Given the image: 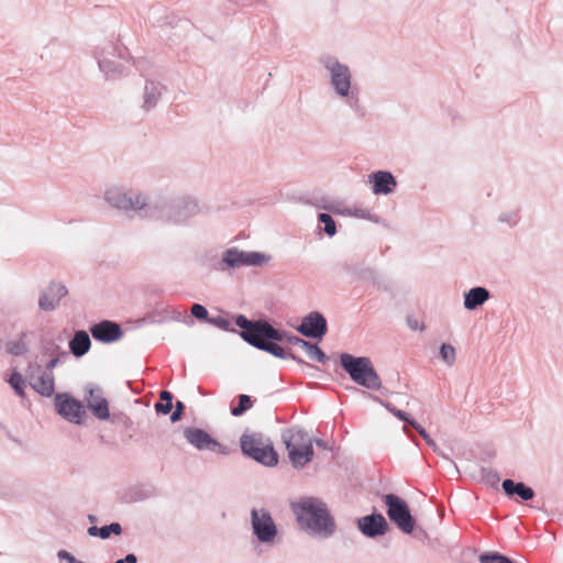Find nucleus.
Wrapping results in <instances>:
<instances>
[{"mask_svg": "<svg viewBox=\"0 0 563 563\" xmlns=\"http://www.w3.org/2000/svg\"><path fill=\"white\" fill-rule=\"evenodd\" d=\"M292 511L300 527L310 534L324 539L334 534V519L322 500L314 497L302 498L292 505Z\"/></svg>", "mask_w": 563, "mask_h": 563, "instance_id": "1", "label": "nucleus"}, {"mask_svg": "<svg viewBox=\"0 0 563 563\" xmlns=\"http://www.w3.org/2000/svg\"><path fill=\"white\" fill-rule=\"evenodd\" d=\"M197 198L185 195L175 199L161 198L151 202L147 219L173 225H187L191 219L201 213Z\"/></svg>", "mask_w": 563, "mask_h": 563, "instance_id": "2", "label": "nucleus"}, {"mask_svg": "<svg viewBox=\"0 0 563 563\" xmlns=\"http://www.w3.org/2000/svg\"><path fill=\"white\" fill-rule=\"evenodd\" d=\"M235 324L242 330L240 335L244 341L254 347L265 351L278 358H291L299 364H306L305 361L297 357L294 353L286 351L279 344L265 342L266 336L274 334V327L265 320H249L240 314L235 318Z\"/></svg>", "mask_w": 563, "mask_h": 563, "instance_id": "3", "label": "nucleus"}, {"mask_svg": "<svg viewBox=\"0 0 563 563\" xmlns=\"http://www.w3.org/2000/svg\"><path fill=\"white\" fill-rule=\"evenodd\" d=\"M318 60L319 64L327 70L329 84L334 93L350 108L354 109L360 100L358 88L352 81V73L350 67L330 54L321 55Z\"/></svg>", "mask_w": 563, "mask_h": 563, "instance_id": "4", "label": "nucleus"}, {"mask_svg": "<svg viewBox=\"0 0 563 563\" xmlns=\"http://www.w3.org/2000/svg\"><path fill=\"white\" fill-rule=\"evenodd\" d=\"M106 202L113 209L147 219L151 200L146 194L139 189L123 186H112L104 191Z\"/></svg>", "mask_w": 563, "mask_h": 563, "instance_id": "5", "label": "nucleus"}, {"mask_svg": "<svg viewBox=\"0 0 563 563\" xmlns=\"http://www.w3.org/2000/svg\"><path fill=\"white\" fill-rule=\"evenodd\" d=\"M282 440L295 468L301 470L312 461L314 455L313 439L301 427L295 426L283 430Z\"/></svg>", "mask_w": 563, "mask_h": 563, "instance_id": "6", "label": "nucleus"}, {"mask_svg": "<svg viewBox=\"0 0 563 563\" xmlns=\"http://www.w3.org/2000/svg\"><path fill=\"white\" fill-rule=\"evenodd\" d=\"M340 364L357 385L373 390L382 388L380 377L368 357L342 353Z\"/></svg>", "mask_w": 563, "mask_h": 563, "instance_id": "7", "label": "nucleus"}, {"mask_svg": "<svg viewBox=\"0 0 563 563\" xmlns=\"http://www.w3.org/2000/svg\"><path fill=\"white\" fill-rule=\"evenodd\" d=\"M251 528L253 537L262 545L272 548L280 542L278 527L271 512L265 508L251 510Z\"/></svg>", "mask_w": 563, "mask_h": 563, "instance_id": "8", "label": "nucleus"}, {"mask_svg": "<svg viewBox=\"0 0 563 563\" xmlns=\"http://www.w3.org/2000/svg\"><path fill=\"white\" fill-rule=\"evenodd\" d=\"M240 444L244 455L265 466H274L278 463V455L273 445L266 443L264 435L260 432L244 433Z\"/></svg>", "mask_w": 563, "mask_h": 563, "instance_id": "9", "label": "nucleus"}, {"mask_svg": "<svg viewBox=\"0 0 563 563\" xmlns=\"http://www.w3.org/2000/svg\"><path fill=\"white\" fill-rule=\"evenodd\" d=\"M271 260L269 255L254 251H242L235 246L229 247L221 254L218 269L225 272L241 267H261Z\"/></svg>", "mask_w": 563, "mask_h": 563, "instance_id": "10", "label": "nucleus"}, {"mask_svg": "<svg viewBox=\"0 0 563 563\" xmlns=\"http://www.w3.org/2000/svg\"><path fill=\"white\" fill-rule=\"evenodd\" d=\"M383 500L387 507V516L397 528L406 533L411 534L415 530L416 520L412 517L408 504L395 494H386Z\"/></svg>", "mask_w": 563, "mask_h": 563, "instance_id": "11", "label": "nucleus"}, {"mask_svg": "<svg viewBox=\"0 0 563 563\" xmlns=\"http://www.w3.org/2000/svg\"><path fill=\"white\" fill-rule=\"evenodd\" d=\"M126 48L118 44H107L101 48L95 51V58L98 62V67L101 73L104 74L107 79H114L120 77L123 71V65L121 63L111 59V56L124 58Z\"/></svg>", "mask_w": 563, "mask_h": 563, "instance_id": "12", "label": "nucleus"}, {"mask_svg": "<svg viewBox=\"0 0 563 563\" xmlns=\"http://www.w3.org/2000/svg\"><path fill=\"white\" fill-rule=\"evenodd\" d=\"M54 405L57 413L65 420L75 424L82 423L86 410L81 401L68 394H56Z\"/></svg>", "mask_w": 563, "mask_h": 563, "instance_id": "13", "label": "nucleus"}, {"mask_svg": "<svg viewBox=\"0 0 563 563\" xmlns=\"http://www.w3.org/2000/svg\"><path fill=\"white\" fill-rule=\"evenodd\" d=\"M184 437L192 446L200 451L208 450L223 455L229 454L227 446L222 445L202 429L188 427L184 430Z\"/></svg>", "mask_w": 563, "mask_h": 563, "instance_id": "14", "label": "nucleus"}, {"mask_svg": "<svg viewBox=\"0 0 563 563\" xmlns=\"http://www.w3.org/2000/svg\"><path fill=\"white\" fill-rule=\"evenodd\" d=\"M296 330L306 338L321 340L328 331L327 319L318 311L310 312Z\"/></svg>", "mask_w": 563, "mask_h": 563, "instance_id": "15", "label": "nucleus"}, {"mask_svg": "<svg viewBox=\"0 0 563 563\" xmlns=\"http://www.w3.org/2000/svg\"><path fill=\"white\" fill-rule=\"evenodd\" d=\"M86 391L87 396L85 399L93 416L100 420H108L110 417L109 404L103 396V390L101 387L89 384L86 387Z\"/></svg>", "mask_w": 563, "mask_h": 563, "instance_id": "16", "label": "nucleus"}, {"mask_svg": "<svg viewBox=\"0 0 563 563\" xmlns=\"http://www.w3.org/2000/svg\"><path fill=\"white\" fill-rule=\"evenodd\" d=\"M360 531L367 538H377L388 531V522L382 514H371L357 519Z\"/></svg>", "mask_w": 563, "mask_h": 563, "instance_id": "17", "label": "nucleus"}, {"mask_svg": "<svg viewBox=\"0 0 563 563\" xmlns=\"http://www.w3.org/2000/svg\"><path fill=\"white\" fill-rule=\"evenodd\" d=\"M68 294V290L65 285L60 283H51L45 289H43L40 294L38 298V307L44 311H53L55 310L62 298H64Z\"/></svg>", "mask_w": 563, "mask_h": 563, "instance_id": "18", "label": "nucleus"}, {"mask_svg": "<svg viewBox=\"0 0 563 563\" xmlns=\"http://www.w3.org/2000/svg\"><path fill=\"white\" fill-rule=\"evenodd\" d=\"M92 338L99 342L112 343L120 340L123 331L119 323L110 320H103L90 328Z\"/></svg>", "mask_w": 563, "mask_h": 563, "instance_id": "19", "label": "nucleus"}, {"mask_svg": "<svg viewBox=\"0 0 563 563\" xmlns=\"http://www.w3.org/2000/svg\"><path fill=\"white\" fill-rule=\"evenodd\" d=\"M369 183L373 185V192L379 195H390L397 187L395 176L387 170H377L368 176Z\"/></svg>", "mask_w": 563, "mask_h": 563, "instance_id": "20", "label": "nucleus"}, {"mask_svg": "<svg viewBox=\"0 0 563 563\" xmlns=\"http://www.w3.org/2000/svg\"><path fill=\"white\" fill-rule=\"evenodd\" d=\"M165 87L156 80L146 79L142 95L141 108L144 111L154 109L163 96Z\"/></svg>", "mask_w": 563, "mask_h": 563, "instance_id": "21", "label": "nucleus"}, {"mask_svg": "<svg viewBox=\"0 0 563 563\" xmlns=\"http://www.w3.org/2000/svg\"><path fill=\"white\" fill-rule=\"evenodd\" d=\"M30 385L32 388L44 397H51L55 390V382L53 373H41L36 376L33 374V366H30V373H27Z\"/></svg>", "mask_w": 563, "mask_h": 563, "instance_id": "22", "label": "nucleus"}, {"mask_svg": "<svg viewBox=\"0 0 563 563\" xmlns=\"http://www.w3.org/2000/svg\"><path fill=\"white\" fill-rule=\"evenodd\" d=\"M490 298V292L487 288L476 286L464 292V308L466 310H476L483 306Z\"/></svg>", "mask_w": 563, "mask_h": 563, "instance_id": "23", "label": "nucleus"}, {"mask_svg": "<svg viewBox=\"0 0 563 563\" xmlns=\"http://www.w3.org/2000/svg\"><path fill=\"white\" fill-rule=\"evenodd\" d=\"M501 487L505 494L509 497L517 495L525 501L531 500L534 497V490L522 482H515L510 478L504 479Z\"/></svg>", "mask_w": 563, "mask_h": 563, "instance_id": "24", "label": "nucleus"}, {"mask_svg": "<svg viewBox=\"0 0 563 563\" xmlns=\"http://www.w3.org/2000/svg\"><path fill=\"white\" fill-rule=\"evenodd\" d=\"M68 346L71 354L76 357L84 356L86 353H88L91 346L89 334L84 330L76 331L74 336L70 339Z\"/></svg>", "mask_w": 563, "mask_h": 563, "instance_id": "25", "label": "nucleus"}, {"mask_svg": "<svg viewBox=\"0 0 563 563\" xmlns=\"http://www.w3.org/2000/svg\"><path fill=\"white\" fill-rule=\"evenodd\" d=\"M274 332H275L274 334L266 336L265 342H269L272 344H278L279 342L280 343L287 342L288 344H290L292 346H298L302 350L307 345L308 341H306L292 333H288L286 331H280L276 328H274Z\"/></svg>", "mask_w": 563, "mask_h": 563, "instance_id": "26", "label": "nucleus"}, {"mask_svg": "<svg viewBox=\"0 0 563 563\" xmlns=\"http://www.w3.org/2000/svg\"><path fill=\"white\" fill-rule=\"evenodd\" d=\"M87 532L90 537H98L106 540L110 538L111 534L120 536L122 533V527L119 522H112L102 527L91 526L88 528Z\"/></svg>", "mask_w": 563, "mask_h": 563, "instance_id": "27", "label": "nucleus"}, {"mask_svg": "<svg viewBox=\"0 0 563 563\" xmlns=\"http://www.w3.org/2000/svg\"><path fill=\"white\" fill-rule=\"evenodd\" d=\"M393 415L397 417L399 420L404 421L406 424L402 427V431L405 434H407L410 440L418 446L419 442L417 438L412 434V432L409 430V426L412 427V423H418L415 419H412L409 413L406 411H402L400 409H393Z\"/></svg>", "mask_w": 563, "mask_h": 563, "instance_id": "28", "label": "nucleus"}, {"mask_svg": "<svg viewBox=\"0 0 563 563\" xmlns=\"http://www.w3.org/2000/svg\"><path fill=\"white\" fill-rule=\"evenodd\" d=\"M253 406V401L249 395H239L238 405L231 407V413L235 417H240L245 413Z\"/></svg>", "mask_w": 563, "mask_h": 563, "instance_id": "29", "label": "nucleus"}, {"mask_svg": "<svg viewBox=\"0 0 563 563\" xmlns=\"http://www.w3.org/2000/svg\"><path fill=\"white\" fill-rule=\"evenodd\" d=\"M8 382L18 396L23 397L25 395V380L18 371L12 372Z\"/></svg>", "mask_w": 563, "mask_h": 563, "instance_id": "30", "label": "nucleus"}, {"mask_svg": "<svg viewBox=\"0 0 563 563\" xmlns=\"http://www.w3.org/2000/svg\"><path fill=\"white\" fill-rule=\"evenodd\" d=\"M479 563H516L510 558L498 552H484L478 558Z\"/></svg>", "mask_w": 563, "mask_h": 563, "instance_id": "31", "label": "nucleus"}, {"mask_svg": "<svg viewBox=\"0 0 563 563\" xmlns=\"http://www.w3.org/2000/svg\"><path fill=\"white\" fill-rule=\"evenodd\" d=\"M439 355L448 366H452L456 361L455 347L450 343H443L440 346Z\"/></svg>", "mask_w": 563, "mask_h": 563, "instance_id": "32", "label": "nucleus"}, {"mask_svg": "<svg viewBox=\"0 0 563 563\" xmlns=\"http://www.w3.org/2000/svg\"><path fill=\"white\" fill-rule=\"evenodd\" d=\"M303 350L307 352L311 360H314L319 363H325L328 361V356L317 344H312L308 341Z\"/></svg>", "mask_w": 563, "mask_h": 563, "instance_id": "33", "label": "nucleus"}, {"mask_svg": "<svg viewBox=\"0 0 563 563\" xmlns=\"http://www.w3.org/2000/svg\"><path fill=\"white\" fill-rule=\"evenodd\" d=\"M319 222L323 223V231L329 235L333 236L336 233V224L333 218L329 213H320L318 216Z\"/></svg>", "mask_w": 563, "mask_h": 563, "instance_id": "34", "label": "nucleus"}, {"mask_svg": "<svg viewBox=\"0 0 563 563\" xmlns=\"http://www.w3.org/2000/svg\"><path fill=\"white\" fill-rule=\"evenodd\" d=\"M7 352L14 356H21L27 352V345L22 339L11 341L7 344Z\"/></svg>", "mask_w": 563, "mask_h": 563, "instance_id": "35", "label": "nucleus"}, {"mask_svg": "<svg viewBox=\"0 0 563 563\" xmlns=\"http://www.w3.org/2000/svg\"><path fill=\"white\" fill-rule=\"evenodd\" d=\"M519 220L520 216L518 210L504 211L498 217V221L500 223H506L509 227H515L519 222Z\"/></svg>", "mask_w": 563, "mask_h": 563, "instance_id": "36", "label": "nucleus"}, {"mask_svg": "<svg viewBox=\"0 0 563 563\" xmlns=\"http://www.w3.org/2000/svg\"><path fill=\"white\" fill-rule=\"evenodd\" d=\"M412 428L419 433V435L426 441L428 446H430L433 452L439 453V448L437 443L431 439L429 433L426 431V429L420 423H412Z\"/></svg>", "mask_w": 563, "mask_h": 563, "instance_id": "37", "label": "nucleus"}, {"mask_svg": "<svg viewBox=\"0 0 563 563\" xmlns=\"http://www.w3.org/2000/svg\"><path fill=\"white\" fill-rule=\"evenodd\" d=\"M190 312L198 320H203L207 322L209 320L208 310L206 309L205 306H202L200 303H194L190 308Z\"/></svg>", "mask_w": 563, "mask_h": 563, "instance_id": "38", "label": "nucleus"}, {"mask_svg": "<svg viewBox=\"0 0 563 563\" xmlns=\"http://www.w3.org/2000/svg\"><path fill=\"white\" fill-rule=\"evenodd\" d=\"M483 479L486 481L487 484L495 485L499 482L498 473L493 468H482Z\"/></svg>", "mask_w": 563, "mask_h": 563, "instance_id": "39", "label": "nucleus"}, {"mask_svg": "<svg viewBox=\"0 0 563 563\" xmlns=\"http://www.w3.org/2000/svg\"><path fill=\"white\" fill-rule=\"evenodd\" d=\"M154 407L157 413L167 415L173 409V400H159L158 402L155 404Z\"/></svg>", "mask_w": 563, "mask_h": 563, "instance_id": "40", "label": "nucleus"}, {"mask_svg": "<svg viewBox=\"0 0 563 563\" xmlns=\"http://www.w3.org/2000/svg\"><path fill=\"white\" fill-rule=\"evenodd\" d=\"M208 323L224 330L230 327V321L221 316L209 318Z\"/></svg>", "mask_w": 563, "mask_h": 563, "instance_id": "41", "label": "nucleus"}, {"mask_svg": "<svg viewBox=\"0 0 563 563\" xmlns=\"http://www.w3.org/2000/svg\"><path fill=\"white\" fill-rule=\"evenodd\" d=\"M184 410H185L184 402L178 400L175 405V410L170 415V421L177 422L178 420H180L184 415Z\"/></svg>", "mask_w": 563, "mask_h": 563, "instance_id": "42", "label": "nucleus"}, {"mask_svg": "<svg viewBox=\"0 0 563 563\" xmlns=\"http://www.w3.org/2000/svg\"><path fill=\"white\" fill-rule=\"evenodd\" d=\"M57 558L59 561H67V563H76V559L73 554L67 552L66 550H59L57 552Z\"/></svg>", "mask_w": 563, "mask_h": 563, "instance_id": "43", "label": "nucleus"}, {"mask_svg": "<svg viewBox=\"0 0 563 563\" xmlns=\"http://www.w3.org/2000/svg\"><path fill=\"white\" fill-rule=\"evenodd\" d=\"M114 563H137V558L135 554L129 553L123 559L117 560Z\"/></svg>", "mask_w": 563, "mask_h": 563, "instance_id": "44", "label": "nucleus"}, {"mask_svg": "<svg viewBox=\"0 0 563 563\" xmlns=\"http://www.w3.org/2000/svg\"><path fill=\"white\" fill-rule=\"evenodd\" d=\"M59 361L60 358L58 356L51 358L45 366V373H52V371L57 366Z\"/></svg>", "mask_w": 563, "mask_h": 563, "instance_id": "45", "label": "nucleus"}, {"mask_svg": "<svg viewBox=\"0 0 563 563\" xmlns=\"http://www.w3.org/2000/svg\"><path fill=\"white\" fill-rule=\"evenodd\" d=\"M374 399L376 401H378L379 404H382L390 413H393V409H396V407H394L391 404L385 402V401L380 400L378 397H374Z\"/></svg>", "mask_w": 563, "mask_h": 563, "instance_id": "46", "label": "nucleus"}, {"mask_svg": "<svg viewBox=\"0 0 563 563\" xmlns=\"http://www.w3.org/2000/svg\"><path fill=\"white\" fill-rule=\"evenodd\" d=\"M159 400H163V401L173 400V395L167 390H163V391H161Z\"/></svg>", "mask_w": 563, "mask_h": 563, "instance_id": "47", "label": "nucleus"}, {"mask_svg": "<svg viewBox=\"0 0 563 563\" xmlns=\"http://www.w3.org/2000/svg\"><path fill=\"white\" fill-rule=\"evenodd\" d=\"M313 442L317 444V446L323 449V450H328L329 446H328V443L321 439H316L313 440Z\"/></svg>", "mask_w": 563, "mask_h": 563, "instance_id": "48", "label": "nucleus"}, {"mask_svg": "<svg viewBox=\"0 0 563 563\" xmlns=\"http://www.w3.org/2000/svg\"><path fill=\"white\" fill-rule=\"evenodd\" d=\"M360 217H362V218H364V219H368V220H374V221H376V219H374V217H373V216H371L368 212H365V211H361Z\"/></svg>", "mask_w": 563, "mask_h": 563, "instance_id": "49", "label": "nucleus"}, {"mask_svg": "<svg viewBox=\"0 0 563 563\" xmlns=\"http://www.w3.org/2000/svg\"><path fill=\"white\" fill-rule=\"evenodd\" d=\"M408 323H409V327L411 329H418V321L417 320H415L413 322H411V320H409Z\"/></svg>", "mask_w": 563, "mask_h": 563, "instance_id": "50", "label": "nucleus"}, {"mask_svg": "<svg viewBox=\"0 0 563 563\" xmlns=\"http://www.w3.org/2000/svg\"><path fill=\"white\" fill-rule=\"evenodd\" d=\"M418 538L419 539H426V538H428V533L424 530H420Z\"/></svg>", "mask_w": 563, "mask_h": 563, "instance_id": "51", "label": "nucleus"}, {"mask_svg": "<svg viewBox=\"0 0 563 563\" xmlns=\"http://www.w3.org/2000/svg\"><path fill=\"white\" fill-rule=\"evenodd\" d=\"M88 520H89L90 522H96V521H97V517H96L95 515H89V516H88Z\"/></svg>", "mask_w": 563, "mask_h": 563, "instance_id": "52", "label": "nucleus"}, {"mask_svg": "<svg viewBox=\"0 0 563 563\" xmlns=\"http://www.w3.org/2000/svg\"><path fill=\"white\" fill-rule=\"evenodd\" d=\"M136 67H137V69H139V70L144 71L143 63H142V62H139V63L136 64Z\"/></svg>", "mask_w": 563, "mask_h": 563, "instance_id": "53", "label": "nucleus"}, {"mask_svg": "<svg viewBox=\"0 0 563 563\" xmlns=\"http://www.w3.org/2000/svg\"><path fill=\"white\" fill-rule=\"evenodd\" d=\"M36 371H41V366L36 365L35 366Z\"/></svg>", "mask_w": 563, "mask_h": 563, "instance_id": "54", "label": "nucleus"}, {"mask_svg": "<svg viewBox=\"0 0 563 563\" xmlns=\"http://www.w3.org/2000/svg\"><path fill=\"white\" fill-rule=\"evenodd\" d=\"M76 563H85V562H82V561H78V560H77V561H76Z\"/></svg>", "mask_w": 563, "mask_h": 563, "instance_id": "55", "label": "nucleus"}]
</instances>
